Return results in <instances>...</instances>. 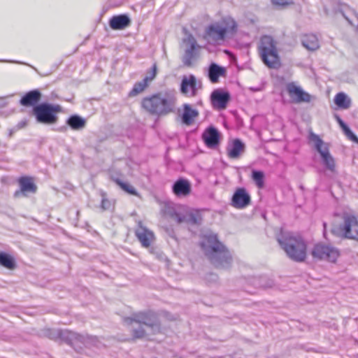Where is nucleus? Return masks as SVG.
<instances>
[{"label": "nucleus", "instance_id": "obj_34", "mask_svg": "<svg viewBox=\"0 0 358 358\" xmlns=\"http://www.w3.org/2000/svg\"><path fill=\"white\" fill-rule=\"evenodd\" d=\"M115 182L124 191L127 192L131 195L137 196L138 192L136 189L130 184L127 182H124L120 179L115 180Z\"/></svg>", "mask_w": 358, "mask_h": 358}, {"label": "nucleus", "instance_id": "obj_33", "mask_svg": "<svg viewBox=\"0 0 358 358\" xmlns=\"http://www.w3.org/2000/svg\"><path fill=\"white\" fill-rule=\"evenodd\" d=\"M164 214L173 219L178 224V217L182 216V214L178 213L174 207L171 205H166L163 209Z\"/></svg>", "mask_w": 358, "mask_h": 358}, {"label": "nucleus", "instance_id": "obj_24", "mask_svg": "<svg viewBox=\"0 0 358 358\" xmlns=\"http://www.w3.org/2000/svg\"><path fill=\"white\" fill-rule=\"evenodd\" d=\"M225 73L226 69L216 63L212 62L208 66V77L212 83H217L219 78L224 76Z\"/></svg>", "mask_w": 358, "mask_h": 358}, {"label": "nucleus", "instance_id": "obj_4", "mask_svg": "<svg viewBox=\"0 0 358 358\" xmlns=\"http://www.w3.org/2000/svg\"><path fill=\"white\" fill-rule=\"evenodd\" d=\"M277 241L287 255L294 261L303 262L306 257V245L301 237L281 231Z\"/></svg>", "mask_w": 358, "mask_h": 358}, {"label": "nucleus", "instance_id": "obj_1", "mask_svg": "<svg viewBox=\"0 0 358 358\" xmlns=\"http://www.w3.org/2000/svg\"><path fill=\"white\" fill-rule=\"evenodd\" d=\"M201 246L210 263L217 268H229L232 264V256L217 237L209 234L204 236Z\"/></svg>", "mask_w": 358, "mask_h": 358}, {"label": "nucleus", "instance_id": "obj_37", "mask_svg": "<svg viewBox=\"0 0 358 358\" xmlns=\"http://www.w3.org/2000/svg\"><path fill=\"white\" fill-rule=\"evenodd\" d=\"M111 207V203L110 201L105 198L104 196L102 198L101 203V208L103 210H108Z\"/></svg>", "mask_w": 358, "mask_h": 358}, {"label": "nucleus", "instance_id": "obj_43", "mask_svg": "<svg viewBox=\"0 0 358 358\" xmlns=\"http://www.w3.org/2000/svg\"><path fill=\"white\" fill-rule=\"evenodd\" d=\"M152 71H153V69H152V71L150 73V75L148 76H152Z\"/></svg>", "mask_w": 358, "mask_h": 358}, {"label": "nucleus", "instance_id": "obj_3", "mask_svg": "<svg viewBox=\"0 0 358 358\" xmlns=\"http://www.w3.org/2000/svg\"><path fill=\"white\" fill-rule=\"evenodd\" d=\"M176 99L171 92H158L142 99L141 106L147 112L157 116H165L174 112Z\"/></svg>", "mask_w": 358, "mask_h": 358}, {"label": "nucleus", "instance_id": "obj_16", "mask_svg": "<svg viewBox=\"0 0 358 358\" xmlns=\"http://www.w3.org/2000/svg\"><path fill=\"white\" fill-rule=\"evenodd\" d=\"M250 203V196L244 188H238L231 198V206L236 208H245Z\"/></svg>", "mask_w": 358, "mask_h": 358}, {"label": "nucleus", "instance_id": "obj_41", "mask_svg": "<svg viewBox=\"0 0 358 358\" xmlns=\"http://www.w3.org/2000/svg\"><path fill=\"white\" fill-rule=\"evenodd\" d=\"M323 226H324V235L325 236L326 235V227H327V224L325 222L323 223Z\"/></svg>", "mask_w": 358, "mask_h": 358}, {"label": "nucleus", "instance_id": "obj_11", "mask_svg": "<svg viewBox=\"0 0 358 358\" xmlns=\"http://www.w3.org/2000/svg\"><path fill=\"white\" fill-rule=\"evenodd\" d=\"M183 43L185 44V49L182 61L185 66L190 67L199 57L200 46L192 34H188L183 39Z\"/></svg>", "mask_w": 358, "mask_h": 358}, {"label": "nucleus", "instance_id": "obj_29", "mask_svg": "<svg viewBox=\"0 0 358 358\" xmlns=\"http://www.w3.org/2000/svg\"><path fill=\"white\" fill-rule=\"evenodd\" d=\"M66 124L73 130H80L85 127L86 121L78 115H73L68 118Z\"/></svg>", "mask_w": 358, "mask_h": 358}, {"label": "nucleus", "instance_id": "obj_21", "mask_svg": "<svg viewBox=\"0 0 358 358\" xmlns=\"http://www.w3.org/2000/svg\"><path fill=\"white\" fill-rule=\"evenodd\" d=\"M131 23V20L127 15L122 14L112 17L109 21V25L112 29H124Z\"/></svg>", "mask_w": 358, "mask_h": 358}, {"label": "nucleus", "instance_id": "obj_8", "mask_svg": "<svg viewBox=\"0 0 358 358\" xmlns=\"http://www.w3.org/2000/svg\"><path fill=\"white\" fill-rule=\"evenodd\" d=\"M343 222L338 227H334L331 233L337 236L358 241V219L351 213H343Z\"/></svg>", "mask_w": 358, "mask_h": 358}, {"label": "nucleus", "instance_id": "obj_5", "mask_svg": "<svg viewBox=\"0 0 358 358\" xmlns=\"http://www.w3.org/2000/svg\"><path fill=\"white\" fill-rule=\"evenodd\" d=\"M236 29V22L231 17H224L208 25L206 28L203 38L209 43H215L223 41L227 34L235 32Z\"/></svg>", "mask_w": 358, "mask_h": 358}, {"label": "nucleus", "instance_id": "obj_22", "mask_svg": "<svg viewBox=\"0 0 358 358\" xmlns=\"http://www.w3.org/2000/svg\"><path fill=\"white\" fill-rule=\"evenodd\" d=\"M172 190L178 196H185L191 192V185L187 180L180 178L173 183Z\"/></svg>", "mask_w": 358, "mask_h": 358}, {"label": "nucleus", "instance_id": "obj_13", "mask_svg": "<svg viewBox=\"0 0 358 358\" xmlns=\"http://www.w3.org/2000/svg\"><path fill=\"white\" fill-rule=\"evenodd\" d=\"M312 255L319 260H327L335 262L338 257V251L333 247L324 244H316L313 250Z\"/></svg>", "mask_w": 358, "mask_h": 358}, {"label": "nucleus", "instance_id": "obj_28", "mask_svg": "<svg viewBox=\"0 0 358 358\" xmlns=\"http://www.w3.org/2000/svg\"><path fill=\"white\" fill-rule=\"evenodd\" d=\"M199 115V112L196 109L192 108L191 106L185 103L183 105V113L182 115V121L186 125L192 123L194 119Z\"/></svg>", "mask_w": 358, "mask_h": 358}, {"label": "nucleus", "instance_id": "obj_40", "mask_svg": "<svg viewBox=\"0 0 358 358\" xmlns=\"http://www.w3.org/2000/svg\"><path fill=\"white\" fill-rule=\"evenodd\" d=\"M209 275L212 278V280H216L217 278V276L215 274L210 273Z\"/></svg>", "mask_w": 358, "mask_h": 358}, {"label": "nucleus", "instance_id": "obj_42", "mask_svg": "<svg viewBox=\"0 0 358 358\" xmlns=\"http://www.w3.org/2000/svg\"><path fill=\"white\" fill-rule=\"evenodd\" d=\"M1 62H7L6 60H1ZM8 62H11V63H17V64H20V62H17V61H8Z\"/></svg>", "mask_w": 358, "mask_h": 358}, {"label": "nucleus", "instance_id": "obj_23", "mask_svg": "<svg viewBox=\"0 0 358 358\" xmlns=\"http://www.w3.org/2000/svg\"><path fill=\"white\" fill-rule=\"evenodd\" d=\"M156 71H157L156 66L154 65L153 71L152 73V76H145V78L143 80L136 83L134 85L133 89L130 91V92L129 94V96H135L137 94L142 92L148 87V83L150 82L151 80H152L155 78V77L156 76Z\"/></svg>", "mask_w": 358, "mask_h": 358}, {"label": "nucleus", "instance_id": "obj_15", "mask_svg": "<svg viewBox=\"0 0 358 358\" xmlns=\"http://www.w3.org/2000/svg\"><path fill=\"white\" fill-rule=\"evenodd\" d=\"M286 90L292 101L296 103H309L311 96L294 82L286 85Z\"/></svg>", "mask_w": 358, "mask_h": 358}, {"label": "nucleus", "instance_id": "obj_9", "mask_svg": "<svg viewBox=\"0 0 358 358\" xmlns=\"http://www.w3.org/2000/svg\"><path fill=\"white\" fill-rule=\"evenodd\" d=\"M59 106L43 103L34 107L33 113L38 122L45 124H52L57 122V113L59 112Z\"/></svg>", "mask_w": 358, "mask_h": 358}, {"label": "nucleus", "instance_id": "obj_31", "mask_svg": "<svg viewBox=\"0 0 358 358\" xmlns=\"http://www.w3.org/2000/svg\"><path fill=\"white\" fill-rule=\"evenodd\" d=\"M0 265L8 269H13L15 266L14 259L5 252H0Z\"/></svg>", "mask_w": 358, "mask_h": 358}, {"label": "nucleus", "instance_id": "obj_39", "mask_svg": "<svg viewBox=\"0 0 358 358\" xmlns=\"http://www.w3.org/2000/svg\"><path fill=\"white\" fill-rule=\"evenodd\" d=\"M26 124L27 123L25 121H22L17 124V127L19 129L23 128L26 125Z\"/></svg>", "mask_w": 358, "mask_h": 358}, {"label": "nucleus", "instance_id": "obj_27", "mask_svg": "<svg viewBox=\"0 0 358 358\" xmlns=\"http://www.w3.org/2000/svg\"><path fill=\"white\" fill-rule=\"evenodd\" d=\"M303 46L308 50L314 51L320 48L319 41L315 34L304 35L301 39Z\"/></svg>", "mask_w": 358, "mask_h": 358}, {"label": "nucleus", "instance_id": "obj_10", "mask_svg": "<svg viewBox=\"0 0 358 358\" xmlns=\"http://www.w3.org/2000/svg\"><path fill=\"white\" fill-rule=\"evenodd\" d=\"M49 331L48 336L50 338L55 339L57 338H60L62 341L72 345L77 343L87 345L90 341L93 339L92 337L85 336L66 329L59 331L50 330Z\"/></svg>", "mask_w": 358, "mask_h": 358}, {"label": "nucleus", "instance_id": "obj_26", "mask_svg": "<svg viewBox=\"0 0 358 358\" xmlns=\"http://www.w3.org/2000/svg\"><path fill=\"white\" fill-rule=\"evenodd\" d=\"M201 216L198 212H190L178 217V224L186 223L190 225H200Z\"/></svg>", "mask_w": 358, "mask_h": 358}, {"label": "nucleus", "instance_id": "obj_32", "mask_svg": "<svg viewBox=\"0 0 358 358\" xmlns=\"http://www.w3.org/2000/svg\"><path fill=\"white\" fill-rule=\"evenodd\" d=\"M336 120L339 124L340 127L342 128L345 134L352 141L355 142H358V138L357 136L351 131V129L348 127V126L342 120V119L336 116Z\"/></svg>", "mask_w": 358, "mask_h": 358}, {"label": "nucleus", "instance_id": "obj_12", "mask_svg": "<svg viewBox=\"0 0 358 358\" xmlns=\"http://www.w3.org/2000/svg\"><path fill=\"white\" fill-rule=\"evenodd\" d=\"M201 87V82L198 81L194 75L190 74L182 77L180 91L181 94L187 96L194 97L196 96L198 90Z\"/></svg>", "mask_w": 358, "mask_h": 358}, {"label": "nucleus", "instance_id": "obj_6", "mask_svg": "<svg viewBox=\"0 0 358 358\" xmlns=\"http://www.w3.org/2000/svg\"><path fill=\"white\" fill-rule=\"evenodd\" d=\"M259 51L263 62L269 68L275 69L279 65L275 43L270 36H263L259 42Z\"/></svg>", "mask_w": 358, "mask_h": 358}, {"label": "nucleus", "instance_id": "obj_38", "mask_svg": "<svg viewBox=\"0 0 358 358\" xmlns=\"http://www.w3.org/2000/svg\"><path fill=\"white\" fill-rule=\"evenodd\" d=\"M342 16L346 20V21L349 23L350 25H353L352 20L351 17L348 15H347L345 13L341 12Z\"/></svg>", "mask_w": 358, "mask_h": 358}, {"label": "nucleus", "instance_id": "obj_19", "mask_svg": "<svg viewBox=\"0 0 358 358\" xmlns=\"http://www.w3.org/2000/svg\"><path fill=\"white\" fill-rule=\"evenodd\" d=\"M20 191L15 192V196L18 197L21 194L26 195L27 193H35L36 186L29 177H22L19 179Z\"/></svg>", "mask_w": 358, "mask_h": 358}, {"label": "nucleus", "instance_id": "obj_36", "mask_svg": "<svg viewBox=\"0 0 358 358\" xmlns=\"http://www.w3.org/2000/svg\"><path fill=\"white\" fill-rule=\"evenodd\" d=\"M273 5L278 6H285L293 3L291 0H271Z\"/></svg>", "mask_w": 358, "mask_h": 358}, {"label": "nucleus", "instance_id": "obj_7", "mask_svg": "<svg viewBox=\"0 0 358 358\" xmlns=\"http://www.w3.org/2000/svg\"><path fill=\"white\" fill-rule=\"evenodd\" d=\"M308 139L309 143L312 144L314 149L320 154L322 162L326 169L331 173H335L336 162L329 152V145L313 131H309Z\"/></svg>", "mask_w": 358, "mask_h": 358}, {"label": "nucleus", "instance_id": "obj_20", "mask_svg": "<svg viewBox=\"0 0 358 358\" xmlns=\"http://www.w3.org/2000/svg\"><path fill=\"white\" fill-rule=\"evenodd\" d=\"M245 150V144L239 139H234L227 148V155L229 158L236 159Z\"/></svg>", "mask_w": 358, "mask_h": 358}, {"label": "nucleus", "instance_id": "obj_2", "mask_svg": "<svg viewBox=\"0 0 358 358\" xmlns=\"http://www.w3.org/2000/svg\"><path fill=\"white\" fill-rule=\"evenodd\" d=\"M124 322L131 326L132 335L135 338H148L150 334H155L160 330L157 317L151 311L134 313L131 317H125Z\"/></svg>", "mask_w": 358, "mask_h": 358}, {"label": "nucleus", "instance_id": "obj_14", "mask_svg": "<svg viewBox=\"0 0 358 358\" xmlns=\"http://www.w3.org/2000/svg\"><path fill=\"white\" fill-rule=\"evenodd\" d=\"M135 236L142 247L148 248L155 241L154 232L147 228L142 221H138L134 230Z\"/></svg>", "mask_w": 358, "mask_h": 358}, {"label": "nucleus", "instance_id": "obj_30", "mask_svg": "<svg viewBox=\"0 0 358 358\" xmlns=\"http://www.w3.org/2000/svg\"><path fill=\"white\" fill-rule=\"evenodd\" d=\"M334 102L337 106L343 109H348L351 106V99L343 92H339L336 95Z\"/></svg>", "mask_w": 358, "mask_h": 358}, {"label": "nucleus", "instance_id": "obj_25", "mask_svg": "<svg viewBox=\"0 0 358 358\" xmlns=\"http://www.w3.org/2000/svg\"><path fill=\"white\" fill-rule=\"evenodd\" d=\"M41 93L38 90H34L26 93L20 99V103L24 106H35L41 99Z\"/></svg>", "mask_w": 358, "mask_h": 358}, {"label": "nucleus", "instance_id": "obj_18", "mask_svg": "<svg viewBox=\"0 0 358 358\" xmlns=\"http://www.w3.org/2000/svg\"><path fill=\"white\" fill-rule=\"evenodd\" d=\"M203 138L208 148L215 147L220 142V134L214 127H209L203 134Z\"/></svg>", "mask_w": 358, "mask_h": 358}, {"label": "nucleus", "instance_id": "obj_35", "mask_svg": "<svg viewBox=\"0 0 358 358\" xmlns=\"http://www.w3.org/2000/svg\"><path fill=\"white\" fill-rule=\"evenodd\" d=\"M264 173L261 171H253L252 178L259 187L264 185Z\"/></svg>", "mask_w": 358, "mask_h": 358}, {"label": "nucleus", "instance_id": "obj_17", "mask_svg": "<svg viewBox=\"0 0 358 358\" xmlns=\"http://www.w3.org/2000/svg\"><path fill=\"white\" fill-rule=\"evenodd\" d=\"M210 99L213 106L219 110L226 108L227 103L230 99V95L228 92H222L220 90H214L210 95Z\"/></svg>", "mask_w": 358, "mask_h": 358}]
</instances>
